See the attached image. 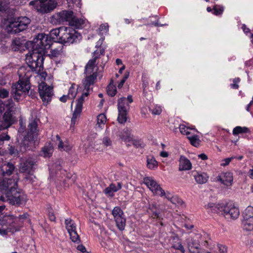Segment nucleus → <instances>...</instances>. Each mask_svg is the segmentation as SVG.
I'll use <instances>...</instances> for the list:
<instances>
[{"mask_svg": "<svg viewBox=\"0 0 253 253\" xmlns=\"http://www.w3.org/2000/svg\"><path fill=\"white\" fill-rule=\"evenodd\" d=\"M107 92L109 96H114L117 93V89L114 84L113 80H111L110 84L107 87Z\"/></svg>", "mask_w": 253, "mask_h": 253, "instance_id": "nucleus-40", "label": "nucleus"}, {"mask_svg": "<svg viewBox=\"0 0 253 253\" xmlns=\"http://www.w3.org/2000/svg\"><path fill=\"white\" fill-rule=\"evenodd\" d=\"M55 168L56 169V170H61V166L60 165V162H56V163H55V164H54L52 166V169H53Z\"/></svg>", "mask_w": 253, "mask_h": 253, "instance_id": "nucleus-64", "label": "nucleus"}, {"mask_svg": "<svg viewBox=\"0 0 253 253\" xmlns=\"http://www.w3.org/2000/svg\"><path fill=\"white\" fill-rule=\"evenodd\" d=\"M250 132L249 128L246 126H237L234 128L233 129V134L234 135H238L241 133H249Z\"/></svg>", "mask_w": 253, "mask_h": 253, "instance_id": "nucleus-38", "label": "nucleus"}, {"mask_svg": "<svg viewBox=\"0 0 253 253\" xmlns=\"http://www.w3.org/2000/svg\"><path fill=\"white\" fill-rule=\"evenodd\" d=\"M9 152L10 155H16L18 154V151L17 149L15 148V147L13 146L9 147Z\"/></svg>", "mask_w": 253, "mask_h": 253, "instance_id": "nucleus-62", "label": "nucleus"}, {"mask_svg": "<svg viewBox=\"0 0 253 253\" xmlns=\"http://www.w3.org/2000/svg\"><path fill=\"white\" fill-rule=\"evenodd\" d=\"M63 45L60 44L57 47L55 48H52L50 49V53L48 52L46 53V55H48L50 58L58 57L61 55L63 53Z\"/></svg>", "mask_w": 253, "mask_h": 253, "instance_id": "nucleus-27", "label": "nucleus"}, {"mask_svg": "<svg viewBox=\"0 0 253 253\" xmlns=\"http://www.w3.org/2000/svg\"><path fill=\"white\" fill-rule=\"evenodd\" d=\"M39 92L43 103L47 104L51 101L53 95V88L42 82L39 85Z\"/></svg>", "mask_w": 253, "mask_h": 253, "instance_id": "nucleus-13", "label": "nucleus"}, {"mask_svg": "<svg viewBox=\"0 0 253 253\" xmlns=\"http://www.w3.org/2000/svg\"><path fill=\"white\" fill-rule=\"evenodd\" d=\"M107 121L105 114H100L97 116L96 126L99 129H102Z\"/></svg>", "mask_w": 253, "mask_h": 253, "instance_id": "nucleus-34", "label": "nucleus"}, {"mask_svg": "<svg viewBox=\"0 0 253 253\" xmlns=\"http://www.w3.org/2000/svg\"><path fill=\"white\" fill-rule=\"evenodd\" d=\"M52 41L59 40V42L64 44H71L79 41L82 35L71 27H61L50 31L48 35Z\"/></svg>", "mask_w": 253, "mask_h": 253, "instance_id": "nucleus-5", "label": "nucleus"}, {"mask_svg": "<svg viewBox=\"0 0 253 253\" xmlns=\"http://www.w3.org/2000/svg\"><path fill=\"white\" fill-rule=\"evenodd\" d=\"M102 144L105 146H110L112 145V141L108 136H104L102 139Z\"/></svg>", "mask_w": 253, "mask_h": 253, "instance_id": "nucleus-54", "label": "nucleus"}, {"mask_svg": "<svg viewBox=\"0 0 253 253\" xmlns=\"http://www.w3.org/2000/svg\"><path fill=\"white\" fill-rule=\"evenodd\" d=\"M57 3L55 0H37L32 1L30 5L35 6L36 9L42 13L49 12L57 6Z\"/></svg>", "mask_w": 253, "mask_h": 253, "instance_id": "nucleus-10", "label": "nucleus"}, {"mask_svg": "<svg viewBox=\"0 0 253 253\" xmlns=\"http://www.w3.org/2000/svg\"><path fill=\"white\" fill-rule=\"evenodd\" d=\"M65 224L72 241L78 244L80 243V238L77 232L75 222L72 219L68 218L65 219Z\"/></svg>", "mask_w": 253, "mask_h": 253, "instance_id": "nucleus-15", "label": "nucleus"}, {"mask_svg": "<svg viewBox=\"0 0 253 253\" xmlns=\"http://www.w3.org/2000/svg\"><path fill=\"white\" fill-rule=\"evenodd\" d=\"M169 242L171 245V247L173 249L180 251L181 253L185 252V250L182 245L181 240L176 234H173L169 239Z\"/></svg>", "mask_w": 253, "mask_h": 253, "instance_id": "nucleus-20", "label": "nucleus"}, {"mask_svg": "<svg viewBox=\"0 0 253 253\" xmlns=\"http://www.w3.org/2000/svg\"><path fill=\"white\" fill-rule=\"evenodd\" d=\"M84 101L83 96H81L78 100L76 103L75 110L73 114V116L71 119V126H74L77 122V119L79 118L81 113L82 111L83 104Z\"/></svg>", "mask_w": 253, "mask_h": 253, "instance_id": "nucleus-18", "label": "nucleus"}, {"mask_svg": "<svg viewBox=\"0 0 253 253\" xmlns=\"http://www.w3.org/2000/svg\"><path fill=\"white\" fill-rule=\"evenodd\" d=\"M57 141H58V148L60 150L63 149L64 151H68L71 149L72 147L68 145H63V143L58 135L56 136Z\"/></svg>", "mask_w": 253, "mask_h": 253, "instance_id": "nucleus-44", "label": "nucleus"}, {"mask_svg": "<svg viewBox=\"0 0 253 253\" xmlns=\"http://www.w3.org/2000/svg\"><path fill=\"white\" fill-rule=\"evenodd\" d=\"M122 188V185L120 182L117 183V185L115 184H111L108 187L104 190V193L109 196H113V193L116 192Z\"/></svg>", "mask_w": 253, "mask_h": 253, "instance_id": "nucleus-28", "label": "nucleus"}, {"mask_svg": "<svg viewBox=\"0 0 253 253\" xmlns=\"http://www.w3.org/2000/svg\"><path fill=\"white\" fill-rule=\"evenodd\" d=\"M67 1L68 6L71 9H75L76 11L80 12L81 6V0H66Z\"/></svg>", "mask_w": 253, "mask_h": 253, "instance_id": "nucleus-31", "label": "nucleus"}, {"mask_svg": "<svg viewBox=\"0 0 253 253\" xmlns=\"http://www.w3.org/2000/svg\"><path fill=\"white\" fill-rule=\"evenodd\" d=\"M159 206L156 203L149 205V209L153 212L152 217L154 218H160L159 212H158Z\"/></svg>", "mask_w": 253, "mask_h": 253, "instance_id": "nucleus-39", "label": "nucleus"}, {"mask_svg": "<svg viewBox=\"0 0 253 253\" xmlns=\"http://www.w3.org/2000/svg\"><path fill=\"white\" fill-rule=\"evenodd\" d=\"M179 129L181 134L187 135V137L192 133L193 131H197L195 128L187 127L185 125H180Z\"/></svg>", "mask_w": 253, "mask_h": 253, "instance_id": "nucleus-30", "label": "nucleus"}, {"mask_svg": "<svg viewBox=\"0 0 253 253\" xmlns=\"http://www.w3.org/2000/svg\"><path fill=\"white\" fill-rule=\"evenodd\" d=\"M193 176L196 182L200 184L206 183L209 177L206 173L199 171L194 172Z\"/></svg>", "mask_w": 253, "mask_h": 253, "instance_id": "nucleus-23", "label": "nucleus"}, {"mask_svg": "<svg viewBox=\"0 0 253 253\" xmlns=\"http://www.w3.org/2000/svg\"><path fill=\"white\" fill-rule=\"evenodd\" d=\"M235 158H236L235 156H232L229 158H225L222 161V163H221L220 165L223 167L226 166L228 165L229 164V163H230V162L232 160L234 159Z\"/></svg>", "mask_w": 253, "mask_h": 253, "instance_id": "nucleus-53", "label": "nucleus"}, {"mask_svg": "<svg viewBox=\"0 0 253 253\" xmlns=\"http://www.w3.org/2000/svg\"><path fill=\"white\" fill-rule=\"evenodd\" d=\"M240 79L239 78H235L233 81V83L230 85L231 87L234 89H238L239 87L238 83L240 82Z\"/></svg>", "mask_w": 253, "mask_h": 253, "instance_id": "nucleus-58", "label": "nucleus"}, {"mask_svg": "<svg viewBox=\"0 0 253 253\" xmlns=\"http://www.w3.org/2000/svg\"><path fill=\"white\" fill-rule=\"evenodd\" d=\"M173 195L171 193H170L169 191H167L166 192H165L164 195H163L162 196H161V197H165L166 198H167L169 201L171 198L172 197Z\"/></svg>", "mask_w": 253, "mask_h": 253, "instance_id": "nucleus-63", "label": "nucleus"}, {"mask_svg": "<svg viewBox=\"0 0 253 253\" xmlns=\"http://www.w3.org/2000/svg\"><path fill=\"white\" fill-rule=\"evenodd\" d=\"M217 246L220 253H227L228 248L225 245L218 244Z\"/></svg>", "mask_w": 253, "mask_h": 253, "instance_id": "nucleus-57", "label": "nucleus"}, {"mask_svg": "<svg viewBox=\"0 0 253 253\" xmlns=\"http://www.w3.org/2000/svg\"><path fill=\"white\" fill-rule=\"evenodd\" d=\"M108 31L109 25L107 23L101 24L98 29L99 34L101 36L107 34L108 33Z\"/></svg>", "mask_w": 253, "mask_h": 253, "instance_id": "nucleus-45", "label": "nucleus"}, {"mask_svg": "<svg viewBox=\"0 0 253 253\" xmlns=\"http://www.w3.org/2000/svg\"><path fill=\"white\" fill-rule=\"evenodd\" d=\"M53 149L50 144L45 146L42 149V155L44 157H49L51 156Z\"/></svg>", "mask_w": 253, "mask_h": 253, "instance_id": "nucleus-42", "label": "nucleus"}, {"mask_svg": "<svg viewBox=\"0 0 253 253\" xmlns=\"http://www.w3.org/2000/svg\"><path fill=\"white\" fill-rule=\"evenodd\" d=\"M74 12L72 10H62L53 14L50 18V22L54 25L60 24L64 22H69L74 17Z\"/></svg>", "mask_w": 253, "mask_h": 253, "instance_id": "nucleus-11", "label": "nucleus"}, {"mask_svg": "<svg viewBox=\"0 0 253 253\" xmlns=\"http://www.w3.org/2000/svg\"><path fill=\"white\" fill-rule=\"evenodd\" d=\"M114 219L119 229L121 231L124 230L126 226V218L124 215Z\"/></svg>", "mask_w": 253, "mask_h": 253, "instance_id": "nucleus-35", "label": "nucleus"}, {"mask_svg": "<svg viewBox=\"0 0 253 253\" xmlns=\"http://www.w3.org/2000/svg\"><path fill=\"white\" fill-rule=\"evenodd\" d=\"M224 9V7L223 5L215 4L213 7L212 13L216 16L221 15L223 13Z\"/></svg>", "mask_w": 253, "mask_h": 253, "instance_id": "nucleus-43", "label": "nucleus"}, {"mask_svg": "<svg viewBox=\"0 0 253 253\" xmlns=\"http://www.w3.org/2000/svg\"><path fill=\"white\" fill-rule=\"evenodd\" d=\"M203 238L199 234L190 236L186 240L187 247L191 253H200L201 245L200 239Z\"/></svg>", "mask_w": 253, "mask_h": 253, "instance_id": "nucleus-14", "label": "nucleus"}, {"mask_svg": "<svg viewBox=\"0 0 253 253\" xmlns=\"http://www.w3.org/2000/svg\"><path fill=\"white\" fill-rule=\"evenodd\" d=\"M9 96V91L3 88H0V97L1 98H5Z\"/></svg>", "mask_w": 253, "mask_h": 253, "instance_id": "nucleus-55", "label": "nucleus"}, {"mask_svg": "<svg viewBox=\"0 0 253 253\" xmlns=\"http://www.w3.org/2000/svg\"><path fill=\"white\" fill-rule=\"evenodd\" d=\"M221 214L225 218L230 219H236L240 215L239 208L233 203L223 204Z\"/></svg>", "mask_w": 253, "mask_h": 253, "instance_id": "nucleus-12", "label": "nucleus"}, {"mask_svg": "<svg viewBox=\"0 0 253 253\" xmlns=\"http://www.w3.org/2000/svg\"><path fill=\"white\" fill-rule=\"evenodd\" d=\"M30 22V19L26 16L11 19L6 26L7 31L11 34H18L26 30Z\"/></svg>", "mask_w": 253, "mask_h": 253, "instance_id": "nucleus-6", "label": "nucleus"}, {"mask_svg": "<svg viewBox=\"0 0 253 253\" xmlns=\"http://www.w3.org/2000/svg\"><path fill=\"white\" fill-rule=\"evenodd\" d=\"M77 95V89L75 87L72 85L69 88L67 96L71 99H74Z\"/></svg>", "mask_w": 253, "mask_h": 253, "instance_id": "nucleus-49", "label": "nucleus"}, {"mask_svg": "<svg viewBox=\"0 0 253 253\" xmlns=\"http://www.w3.org/2000/svg\"><path fill=\"white\" fill-rule=\"evenodd\" d=\"M119 136L127 146H130L131 144L133 143V136L131 135L130 130L128 128H125L121 131Z\"/></svg>", "mask_w": 253, "mask_h": 253, "instance_id": "nucleus-21", "label": "nucleus"}, {"mask_svg": "<svg viewBox=\"0 0 253 253\" xmlns=\"http://www.w3.org/2000/svg\"><path fill=\"white\" fill-rule=\"evenodd\" d=\"M242 225L244 230L251 231L253 230V219L242 218Z\"/></svg>", "mask_w": 253, "mask_h": 253, "instance_id": "nucleus-29", "label": "nucleus"}, {"mask_svg": "<svg viewBox=\"0 0 253 253\" xmlns=\"http://www.w3.org/2000/svg\"><path fill=\"white\" fill-rule=\"evenodd\" d=\"M206 237H208V235L205 234L204 235H202V237L203 238L200 239V244L205 247L209 249L210 250L207 251V253H211V249L210 248V243L206 240Z\"/></svg>", "mask_w": 253, "mask_h": 253, "instance_id": "nucleus-46", "label": "nucleus"}, {"mask_svg": "<svg viewBox=\"0 0 253 253\" xmlns=\"http://www.w3.org/2000/svg\"><path fill=\"white\" fill-rule=\"evenodd\" d=\"M63 173L66 174V178L68 181V184H72L75 182L76 176L75 175H72L71 173H67L65 170H63Z\"/></svg>", "mask_w": 253, "mask_h": 253, "instance_id": "nucleus-51", "label": "nucleus"}, {"mask_svg": "<svg viewBox=\"0 0 253 253\" xmlns=\"http://www.w3.org/2000/svg\"><path fill=\"white\" fill-rule=\"evenodd\" d=\"M169 201L176 205H181L183 204L182 200L177 195H173Z\"/></svg>", "mask_w": 253, "mask_h": 253, "instance_id": "nucleus-50", "label": "nucleus"}, {"mask_svg": "<svg viewBox=\"0 0 253 253\" xmlns=\"http://www.w3.org/2000/svg\"><path fill=\"white\" fill-rule=\"evenodd\" d=\"M29 220L27 213L22 214L7 215L0 218V235L5 236L8 232L14 233L19 231L24 222Z\"/></svg>", "mask_w": 253, "mask_h": 253, "instance_id": "nucleus-3", "label": "nucleus"}, {"mask_svg": "<svg viewBox=\"0 0 253 253\" xmlns=\"http://www.w3.org/2000/svg\"><path fill=\"white\" fill-rule=\"evenodd\" d=\"M48 215L49 220L51 221H55L56 220V217L52 209L48 210Z\"/></svg>", "mask_w": 253, "mask_h": 253, "instance_id": "nucleus-59", "label": "nucleus"}, {"mask_svg": "<svg viewBox=\"0 0 253 253\" xmlns=\"http://www.w3.org/2000/svg\"><path fill=\"white\" fill-rule=\"evenodd\" d=\"M2 120L5 122L3 127H9L12 124L11 114L8 112H5Z\"/></svg>", "mask_w": 253, "mask_h": 253, "instance_id": "nucleus-37", "label": "nucleus"}, {"mask_svg": "<svg viewBox=\"0 0 253 253\" xmlns=\"http://www.w3.org/2000/svg\"><path fill=\"white\" fill-rule=\"evenodd\" d=\"M15 169V167L11 163L3 164L0 167V170L3 175H10Z\"/></svg>", "mask_w": 253, "mask_h": 253, "instance_id": "nucleus-26", "label": "nucleus"}, {"mask_svg": "<svg viewBox=\"0 0 253 253\" xmlns=\"http://www.w3.org/2000/svg\"><path fill=\"white\" fill-rule=\"evenodd\" d=\"M242 218L253 219V207L249 206L244 211Z\"/></svg>", "mask_w": 253, "mask_h": 253, "instance_id": "nucleus-36", "label": "nucleus"}, {"mask_svg": "<svg viewBox=\"0 0 253 253\" xmlns=\"http://www.w3.org/2000/svg\"><path fill=\"white\" fill-rule=\"evenodd\" d=\"M133 102L131 95L127 98L122 97L118 100V121L120 124H124L126 121L127 112L129 109V104Z\"/></svg>", "mask_w": 253, "mask_h": 253, "instance_id": "nucleus-9", "label": "nucleus"}, {"mask_svg": "<svg viewBox=\"0 0 253 253\" xmlns=\"http://www.w3.org/2000/svg\"><path fill=\"white\" fill-rule=\"evenodd\" d=\"M9 139L10 137L7 134L3 133L0 135V139L3 142H4V141H8L9 140Z\"/></svg>", "mask_w": 253, "mask_h": 253, "instance_id": "nucleus-61", "label": "nucleus"}, {"mask_svg": "<svg viewBox=\"0 0 253 253\" xmlns=\"http://www.w3.org/2000/svg\"><path fill=\"white\" fill-rule=\"evenodd\" d=\"M158 166V163L152 156H149L147 159V167L149 169H155Z\"/></svg>", "mask_w": 253, "mask_h": 253, "instance_id": "nucleus-33", "label": "nucleus"}, {"mask_svg": "<svg viewBox=\"0 0 253 253\" xmlns=\"http://www.w3.org/2000/svg\"><path fill=\"white\" fill-rule=\"evenodd\" d=\"M197 131H193L192 133L187 137L191 144L195 147H198L200 142L198 135L195 133Z\"/></svg>", "mask_w": 253, "mask_h": 253, "instance_id": "nucleus-32", "label": "nucleus"}, {"mask_svg": "<svg viewBox=\"0 0 253 253\" xmlns=\"http://www.w3.org/2000/svg\"><path fill=\"white\" fill-rule=\"evenodd\" d=\"M8 110H10L14 106V102L12 99H9L5 101L4 103Z\"/></svg>", "mask_w": 253, "mask_h": 253, "instance_id": "nucleus-56", "label": "nucleus"}, {"mask_svg": "<svg viewBox=\"0 0 253 253\" xmlns=\"http://www.w3.org/2000/svg\"><path fill=\"white\" fill-rule=\"evenodd\" d=\"M25 67H21L18 71L19 81L11 87V94L14 99L18 101L29 93L30 89L29 78L31 76Z\"/></svg>", "mask_w": 253, "mask_h": 253, "instance_id": "nucleus-4", "label": "nucleus"}, {"mask_svg": "<svg viewBox=\"0 0 253 253\" xmlns=\"http://www.w3.org/2000/svg\"><path fill=\"white\" fill-rule=\"evenodd\" d=\"M192 169V164L185 156H181L179 160V170H188Z\"/></svg>", "mask_w": 253, "mask_h": 253, "instance_id": "nucleus-22", "label": "nucleus"}, {"mask_svg": "<svg viewBox=\"0 0 253 253\" xmlns=\"http://www.w3.org/2000/svg\"><path fill=\"white\" fill-rule=\"evenodd\" d=\"M48 35L38 34L33 40V50L26 57L28 66L32 71L40 74L43 69L44 58L52 44Z\"/></svg>", "mask_w": 253, "mask_h": 253, "instance_id": "nucleus-1", "label": "nucleus"}, {"mask_svg": "<svg viewBox=\"0 0 253 253\" xmlns=\"http://www.w3.org/2000/svg\"><path fill=\"white\" fill-rule=\"evenodd\" d=\"M38 121V119L33 117L29 119L28 132L27 135L24 136L22 144L26 149H28L30 145L37 138L38 135V130L37 129Z\"/></svg>", "mask_w": 253, "mask_h": 253, "instance_id": "nucleus-8", "label": "nucleus"}, {"mask_svg": "<svg viewBox=\"0 0 253 253\" xmlns=\"http://www.w3.org/2000/svg\"><path fill=\"white\" fill-rule=\"evenodd\" d=\"M4 178L0 181V189L5 191V201L12 205H20L26 202L25 195L17 189L18 178Z\"/></svg>", "mask_w": 253, "mask_h": 253, "instance_id": "nucleus-2", "label": "nucleus"}, {"mask_svg": "<svg viewBox=\"0 0 253 253\" xmlns=\"http://www.w3.org/2000/svg\"><path fill=\"white\" fill-rule=\"evenodd\" d=\"M100 54L99 53V51H98L97 50H95L93 53V59L90 60L87 63H89L91 61H92L90 64V66L95 67L96 60L100 57Z\"/></svg>", "mask_w": 253, "mask_h": 253, "instance_id": "nucleus-48", "label": "nucleus"}, {"mask_svg": "<svg viewBox=\"0 0 253 253\" xmlns=\"http://www.w3.org/2000/svg\"><path fill=\"white\" fill-rule=\"evenodd\" d=\"M217 179L224 185L230 186L233 184V173L230 172H223L217 177Z\"/></svg>", "mask_w": 253, "mask_h": 253, "instance_id": "nucleus-19", "label": "nucleus"}, {"mask_svg": "<svg viewBox=\"0 0 253 253\" xmlns=\"http://www.w3.org/2000/svg\"><path fill=\"white\" fill-rule=\"evenodd\" d=\"M36 162L31 158H25L21 160L19 170L22 173L32 174L36 169Z\"/></svg>", "mask_w": 253, "mask_h": 253, "instance_id": "nucleus-17", "label": "nucleus"}, {"mask_svg": "<svg viewBox=\"0 0 253 253\" xmlns=\"http://www.w3.org/2000/svg\"><path fill=\"white\" fill-rule=\"evenodd\" d=\"M144 183L154 195L159 196L164 195L165 191L153 178L150 177L144 178Z\"/></svg>", "mask_w": 253, "mask_h": 253, "instance_id": "nucleus-16", "label": "nucleus"}, {"mask_svg": "<svg viewBox=\"0 0 253 253\" xmlns=\"http://www.w3.org/2000/svg\"><path fill=\"white\" fill-rule=\"evenodd\" d=\"M112 214L114 218L124 215V212L119 207H115L112 211Z\"/></svg>", "mask_w": 253, "mask_h": 253, "instance_id": "nucleus-47", "label": "nucleus"}, {"mask_svg": "<svg viewBox=\"0 0 253 253\" xmlns=\"http://www.w3.org/2000/svg\"><path fill=\"white\" fill-rule=\"evenodd\" d=\"M91 62L87 63L85 68L84 74H85V78L83 82L84 89L81 96H83V99H84V96H88L92 91V88H90V85L94 84V81L97 76V69L95 71L94 70L96 67L90 66Z\"/></svg>", "mask_w": 253, "mask_h": 253, "instance_id": "nucleus-7", "label": "nucleus"}, {"mask_svg": "<svg viewBox=\"0 0 253 253\" xmlns=\"http://www.w3.org/2000/svg\"><path fill=\"white\" fill-rule=\"evenodd\" d=\"M86 20L82 18H78L74 16L70 21V26L76 29H82L84 27Z\"/></svg>", "mask_w": 253, "mask_h": 253, "instance_id": "nucleus-25", "label": "nucleus"}, {"mask_svg": "<svg viewBox=\"0 0 253 253\" xmlns=\"http://www.w3.org/2000/svg\"><path fill=\"white\" fill-rule=\"evenodd\" d=\"M9 2L5 0H0V12L5 11L8 7Z\"/></svg>", "mask_w": 253, "mask_h": 253, "instance_id": "nucleus-52", "label": "nucleus"}, {"mask_svg": "<svg viewBox=\"0 0 253 253\" xmlns=\"http://www.w3.org/2000/svg\"><path fill=\"white\" fill-rule=\"evenodd\" d=\"M223 204L209 203L205 205V208L209 212L220 213L221 212Z\"/></svg>", "mask_w": 253, "mask_h": 253, "instance_id": "nucleus-24", "label": "nucleus"}, {"mask_svg": "<svg viewBox=\"0 0 253 253\" xmlns=\"http://www.w3.org/2000/svg\"><path fill=\"white\" fill-rule=\"evenodd\" d=\"M128 77V75H126L123 79L121 80V81H120V82L119 83L118 85V87L119 88H121L123 87L124 83H125L126 80L127 79Z\"/></svg>", "mask_w": 253, "mask_h": 253, "instance_id": "nucleus-60", "label": "nucleus"}, {"mask_svg": "<svg viewBox=\"0 0 253 253\" xmlns=\"http://www.w3.org/2000/svg\"><path fill=\"white\" fill-rule=\"evenodd\" d=\"M148 108L151 113L154 115H160L162 111L161 106L157 104H152L148 107Z\"/></svg>", "mask_w": 253, "mask_h": 253, "instance_id": "nucleus-41", "label": "nucleus"}]
</instances>
